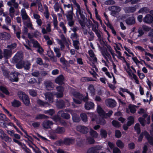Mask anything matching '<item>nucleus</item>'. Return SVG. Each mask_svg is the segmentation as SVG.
<instances>
[{"instance_id":"f257e3e1","label":"nucleus","mask_w":153,"mask_h":153,"mask_svg":"<svg viewBox=\"0 0 153 153\" xmlns=\"http://www.w3.org/2000/svg\"><path fill=\"white\" fill-rule=\"evenodd\" d=\"M18 96L25 105L28 106L29 105L30 103L29 98L24 92H20L18 93Z\"/></svg>"},{"instance_id":"f03ea898","label":"nucleus","mask_w":153,"mask_h":153,"mask_svg":"<svg viewBox=\"0 0 153 153\" xmlns=\"http://www.w3.org/2000/svg\"><path fill=\"white\" fill-rule=\"evenodd\" d=\"M82 10H76V14L77 17H79V14L80 15L81 19H79V22L81 26H83L85 25V22L87 20V19L83 15V12Z\"/></svg>"},{"instance_id":"7ed1b4c3","label":"nucleus","mask_w":153,"mask_h":153,"mask_svg":"<svg viewBox=\"0 0 153 153\" xmlns=\"http://www.w3.org/2000/svg\"><path fill=\"white\" fill-rule=\"evenodd\" d=\"M20 73L16 72H12L9 74V77L10 81L13 82H17L19 81L18 75Z\"/></svg>"},{"instance_id":"20e7f679","label":"nucleus","mask_w":153,"mask_h":153,"mask_svg":"<svg viewBox=\"0 0 153 153\" xmlns=\"http://www.w3.org/2000/svg\"><path fill=\"white\" fill-rule=\"evenodd\" d=\"M23 57L22 53L18 52L13 58V60L14 63L18 62L23 60Z\"/></svg>"},{"instance_id":"39448f33","label":"nucleus","mask_w":153,"mask_h":153,"mask_svg":"<svg viewBox=\"0 0 153 153\" xmlns=\"http://www.w3.org/2000/svg\"><path fill=\"white\" fill-rule=\"evenodd\" d=\"M101 148L99 145L95 146L89 149L87 151V153H99V151Z\"/></svg>"},{"instance_id":"423d86ee","label":"nucleus","mask_w":153,"mask_h":153,"mask_svg":"<svg viewBox=\"0 0 153 153\" xmlns=\"http://www.w3.org/2000/svg\"><path fill=\"white\" fill-rule=\"evenodd\" d=\"M76 130L83 134H86L88 132V128L84 126L79 125L77 126L76 127Z\"/></svg>"},{"instance_id":"0eeeda50","label":"nucleus","mask_w":153,"mask_h":153,"mask_svg":"<svg viewBox=\"0 0 153 153\" xmlns=\"http://www.w3.org/2000/svg\"><path fill=\"white\" fill-rule=\"evenodd\" d=\"M7 4L10 7L9 10H14V8L17 9L18 7V4L16 2V0H10L7 3Z\"/></svg>"},{"instance_id":"6e6552de","label":"nucleus","mask_w":153,"mask_h":153,"mask_svg":"<svg viewBox=\"0 0 153 153\" xmlns=\"http://www.w3.org/2000/svg\"><path fill=\"white\" fill-rule=\"evenodd\" d=\"M75 139L72 138L65 137L64 139V145L66 146H69L73 144L75 142Z\"/></svg>"},{"instance_id":"1a4fd4ad","label":"nucleus","mask_w":153,"mask_h":153,"mask_svg":"<svg viewBox=\"0 0 153 153\" xmlns=\"http://www.w3.org/2000/svg\"><path fill=\"white\" fill-rule=\"evenodd\" d=\"M106 105L110 107H114L116 105L117 103L115 101L111 99H108L105 101Z\"/></svg>"},{"instance_id":"9d476101","label":"nucleus","mask_w":153,"mask_h":153,"mask_svg":"<svg viewBox=\"0 0 153 153\" xmlns=\"http://www.w3.org/2000/svg\"><path fill=\"white\" fill-rule=\"evenodd\" d=\"M64 76L62 74H61L55 79V82L59 85H63L64 84Z\"/></svg>"},{"instance_id":"9b49d317","label":"nucleus","mask_w":153,"mask_h":153,"mask_svg":"<svg viewBox=\"0 0 153 153\" xmlns=\"http://www.w3.org/2000/svg\"><path fill=\"white\" fill-rule=\"evenodd\" d=\"M102 54L104 58L107 61L108 58V59L111 58V56L110 53L108 52V50L106 48L102 49Z\"/></svg>"},{"instance_id":"f8f14e48","label":"nucleus","mask_w":153,"mask_h":153,"mask_svg":"<svg viewBox=\"0 0 153 153\" xmlns=\"http://www.w3.org/2000/svg\"><path fill=\"white\" fill-rule=\"evenodd\" d=\"M94 102L91 101H88L85 103L84 107L86 110H89L94 108Z\"/></svg>"},{"instance_id":"ddd939ff","label":"nucleus","mask_w":153,"mask_h":153,"mask_svg":"<svg viewBox=\"0 0 153 153\" xmlns=\"http://www.w3.org/2000/svg\"><path fill=\"white\" fill-rule=\"evenodd\" d=\"M12 51L11 50L7 49L4 50L3 56L5 59H8L10 58L12 55Z\"/></svg>"},{"instance_id":"4468645a","label":"nucleus","mask_w":153,"mask_h":153,"mask_svg":"<svg viewBox=\"0 0 153 153\" xmlns=\"http://www.w3.org/2000/svg\"><path fill=\"white\" fill-rule=\"evenodd\" d=\"M143 21L145 23H151L153 22V17L150 14H147L143 18Z\"/></svg>"},{"instance_id":"2eb2a0df","label":"nucleus","mask_w":153,"mask_h":153,"mask_svg":"<svg viewBox=\"0 0 153 153\" xmlns=\"http://www.w3.org/2000/svg\"><path fill=\"white\" fill-rule=\"evenodd\" d=\"M56 105L59 108H62L65 107V102L62 100H57L56 102Z\"/></svg>"},{"instance_id":"dca6fc26","label":"nucleus","mask_w":153,"mask_h":153,"mask_svg":"<svg viewBox=\"0 0 153 153\" xmlns=\"http://www.w3.org/2000/svg\"><path fill=\"white\" fill-rule=\"evenodd\" d=\"M125 22L128 25H132L135 23V19L133 16H131L126 19Z\"/></svg>"},{"instance_id":"f3484780","label":"nucleus","mask_w":153,"mask_h":153,"mask_svg":"<svg viewBox=\"0 0 153 153\" xmlns=\"http://www.w3.org/2000/svg\"><path fill=\"white\" fill-rule=\"evenodd\" d=\"M53 124V123L52 121L47 120L43 122L42 126L44 128L49 129L51 128V126Z\"/></svg>"},{"instance_id":"a211bd4d","label":"nucleus","mask_w":153,"mask_h":153,"mask_svg":"<svg viewBox=\"0 0 153 153\" xmlns=\"http://www.w3.org/2000/svg\"><path fill=\"white\" fill-rule=\"evenodd\" d=\"M146 138L149 144L151 146H153V135L150 136L148 132H146L145 134Z\"/></svg>"},{"instance_id":"6ab92c4d","label":"nucleus","mask_w":153,"mask_h":153,"mask_svg":"<svg viewBox=\"0 0 153 153\" xmlns=\"http://www.w3.org/2000/svg\"><path fill=\"white\" fill-rule=\"evenodd\" d=\"M97 113L100 116L104 117H105V112L100 106H97Z\"/></svg>"},{"instance_id":"aec40b11","label":"nucleus","mask_w":153,"mask_h":153,"mask_svg":"<svg viewBox=\"0 0 153 153\" xmlns=\"http://www.w3.org/2000/svg\"><path fill=\"white\" fill-rule=\"evenodd\" d=\"M21 105V103L20 101L14 99L11 102V105L15 108H18Z\"/></svg>"},{"instance_id":"412c9836","label":"nucleus","mask_w":153,"mask_h":153,"mask_svg":"<svg viewBox=\"0 0 153 153\" xmlns=\"http://www.w3.org/2000/svg\"><path fill=\"white\" fill-rule=\"evenodd\" d=\"M46 99L50 103L53 102V96L51 93H48L45 95Z\"/></svg>"},{"instance_id":"4be33fe9","label":"nucleus","mask_w":153,"mask_h":153,"mask_svg":"<svg viewBox=\"0 0 153 153\" xmlns=\"http://www.w3.org/2000/svg\"><path fill=\"white\" fill-rule=\"evenodd\" d=\"M59 114L60 115L61 117L65 119H68L70 118V115L68 113H65L64 111H62L59 112Z\"/></svg>"},{"instance_id":"5701e85b","label":"nucleus","mask_w":153,"mask_h":153,"mask_svg":"<svg viewBox=\"0 0 153 153\" xmlns=\"http://www.w3.org/2000/svg\"><path fill=\"white\" fill-rule=\"evenodd\" d=\"M24 24L25 27H27V28H30L31 30L34 29L31 22L30 21V19H29V21L24 22Z\"/></svg>"},{"instance_id":"b1692460","label":"nucleus","mask_w":153,"mask_h":153,"mask_svg":"<svg viewBox=\"0 0 153 153\" xmlns=\"http://www.w3.org/2000/svg\"><path fill=\"white\" fill-rule=\"evenodd\" d=\"M128 121L127 122L126 124L128 126H130L133 124L134 122V119L133 117L130 116L128 118Z\"/></svg>"},{"instance_id":"393cba45","label":"nucleus","mask_w":153,"mask_h":153,"mask_svg":"<svg viewBox=\"0 0 153 153\" xmlns=\"http://www.w3.org/2000/svg\"><path fill=\"white\" fill-rule=\"evenodd\" d=\"M26 10H21V15L23 20L30 19L29 16L26 12Z\"/></svg>"},{"instance_id":"a878e982","label":"nucleus","mask_w":153,"mask_h":153,"mask_svg":"<svg viewBox=\"0 0 153 153\" xmlns=\"http://www.w3.org/2000/svg\"><path fill=\"white\" fill-rule=\"evenodd\" d=\"M88 89L90 91L91 96H94L95 93V89L94 86L92 84L89 85L88 88Z\"/></svg>"},{"instance_id":"bb28decb","label":"nucleus","mask_w":153,"mask_h":153,"mask_svg":"<svg viewBox=\"0 0 153 153\" xmlns=\"http://www.w3.org/2000/svg\"><path fill=\"white\" fill-rule=\"evenodd\" d=\"M54 86V85L51 82L47 83L46 85V89L48 91L53 90Z\"/></svg>"},{"instance_id":"cd10ccee","label":"nucleus","mask_w":153,"mask_h":153,"mask_svg":"<svg viewBox=\"0 0 153 153\" xmlns=\"http://www.w3.org/2000/svg\"><path fill=\"white\" fill-rule=\"evenodd\" d=\"M49 118V117L48 116L44 114H40L37 115L35 117V119L38 120L42 119H47Z\"/></svg>"},{"instance_id":"c85d7f7f","label":"nucleus","mask_w":153,"mask_h":153,"mask_svg":"<svg viewBox=\"0 0 153 153\" xmlns=\"http://www.w3.org/2000/svg\"><path fill=\"white\" fill-rule=\"evenodd\" d=\"M137 106L134 105H132L130 104L128 105V108L130 110V112L132 114L135 113L136 111V110L135 108Z\"/></svg>"},{"instance_id":"c756f323","label":"nucleus","mask_w":153,"mask_h":153,"mask_svg":"<svg viewBox=\"0 0 153 153\" xmlns=\"http://www.w3.org/2000/svg\"><path fill=\"white\" fill-rule=\"evenodd\" d=\"M37 103L39 105L43 107H47L49 105L47 102H44L40 99L37 100Z\"/></svg>"},{"instance_id":"7c9ffc66","label":"nucleus","mask_w":153,"mask_h":153,"mask_svg":"<svg viewBox=\"0 0 153 153\" xmlns=\"http://www.w3.org/2000/svg\"><path fill=\"white\" fill-rule=\"evenodd\" d=\"M16 67L18 69H21L23 68L24 64V61L22 60L18 62H16Z\"/></svg>"},{"instance_id":"2f4dec72","label":"nucleus","mask_w":153,"mask_h":153,"mask_svg":"<svg viewBox=\"0 0 153 153\" xmlns=\"http://www.w3.org/2000/svg\"><path fill=\"white\" fill-rule=\"evenodd\" d=\"M65 131L64 128L63 127H59L55 130L54 132L56 134H62Z\"/></svg>"},{"instance_id":"473e14b6","label":"nucleus","mask_w":153,"mask_h":153,"mask_svg":"<svg viewBox=\"0 0 153 153\" xmlns=\"http://www.w3.org/2000/svg\"><path fill=\"white\" fill-rule=\"evenodd\" d=\"M117 146L120 149H123L124 147V144L120 140H118L116 142Z\"/></svg>"},{"instance_id":"72a5a7b5","label":"nucleus","mask_w":153,"mask_h":153,"mask_svg":"<svg viewBox=\"0 0 153 153\" xmlns=\"http://www.w3.org/2000/svg\"><path fill=\"white\" fill-rule=\"evenodd\" d=\"M111 14L112 16L116 17H118L119 16V12L121 10H111Z\"/></svg>"},{"instance_id":"f704fd0d","label":"nucleus","mask_w":153,"mask_h":153,"mask_svg":"<svg viewBox=\"0 0 153 153\" xmlns=\"http://www.w3.org/2000/svg\"><path fill=\"white\" fill-rule=\"evenodd\" d=\"M111 123L113 126L115 128H119L121 126L120 123L117 120H114Z\"/></svg>"},{"instance_id":"c9c22d12","label":"nucleus","mask_w":153,"mask_h":153,"mask_svg":"<svg viewBox=\"0 0 153 153\" xmlns=\"http://www.w3.org/2000/svg\"><path fill=\"white\" fill-rule=\"evenodd\" d=\"M0 90L6 95H8L9 94V93L6 87L3 86H0Z\"/></svg>"},{"instance_id":"e433bc0d","label":"nucleus","mask_w":153,"mask_h":153,"mask_svg":"<svg viewBox=\"0 0 153 153\" xmlns=\"http://www.w3.org/2000/svg\"><path fill=\"white\" fill-rule=\"evenodd\" d=\"M134 128L135 131L137 132L138 134H139L141 132V129L140 127V125L138 123H137L134 126Z\"/></svg>"},{"instance_id":"4c0bfd02","label":"nucleus","mask_w":153,"mask_h":153,"mask_svg":"<svg viewBox=\"0 0 153 153\" xmlns=\"http://www.w3.org/2000/svg\"><path fill=\"white\" fill-rule=\"evenodd\" d=\"M7 117L5 115L2 113H0V123L4 124L5 120L6 119Z\"/></svg>"},{"instance_id":"58836bf2","label":"nucleus","mask_w":153,"mask_h":153,"mask_svg":"<svg viewBox=\"0 0 153 153\" xmlns=\"http://www.w3.org/2000/svg\"><path fill=\"white\" fill-rule=\"evenodd\" d=\"M81 101H82L84 102H88V96L87 93L86 94V95L85 96H84L82 94V96H81L80 99Z\"/></svg>"},{"instance_id":"ea45409f","label":"nucleus","mask_w":153,"mask_h":153,"mask_svg":"<svg viewBox=\"0 0 153 153\" xmlns=\"http://www.w3.org/2000/svg\"><path fill=\"white\" fill-rule=\"evenodd\" d=\"M80 117L82 120L84 122H86L87 121V115L85 113H81L80 114Z\"/></svg>"},{"instance_id":"a19ab883","label":"nucleus","mask_w":153,"mask_h":153,"mask_svg":"<svg viewBox=\"0 0 153 153\" xmlns=\"http://www.w3.org/2000/svg\"><path fill=\"white\" fill-rule=\"evenodd\" d=\"M94 32L98 38L99 41L100 42L101 40L102 39L103 37H102L101 34V33H102L101 32L100 30H97Z\"/></svg>"},{"instance_id":"79ce46f5","label":"nucleus","mask_w":153,"mask_h":153,"mask_svg":"<svg viewBox=\"0 0 153 153\" xmlns=\"http://www.w3.org/2000/svg\"><path fill=\"white\" fill-rule=\"evenodd\" d=\"M31 64L28 61L25 62L24 67L23 68L26 70H29Z\"/></svg>"},{"instance_id":"37998d69","label":"nucleus","mask_w":153,"mask_h":153,"mask_svg":"<svg viewBox=\"0 0 153 153\" xmlns=\"http://www.w3.org/2000/svg\"><path fill=\"white\" fill-rule=\"evenodd\" d=\"M44 113L45 114H48L52 116L55 113V111L54 109H49L48 110H45Z\"/></svg>"},{"instance_id":"c03bdc74","label":"nucleus","mask_w":153,"mask_h":153,"mask_svg":"<svg viewBox=\"0 0 153 153\" xmlns=\"http://www.w3.org/2000/svg\"><path fill=\"white\" fill-rule=\"evenodd\" d=\"M79 41L78 40H73V45L76 49L78 50L79 49Z\"/></svg>"},{"instance_id":"a18cd8bd","label":"nucleus","mask_w":153,"mask_h":153,"mask_svg":"<svg viewBox=\"0 0 153 153\" xmlns=\"http://www.w3.org/2000/svg\"><path fill=\"white\" fill-rule=\"evenodd\" d=\"M90 134L92 137H97L98 136L97 132L91 128L90 131Z\"/></svg>"},{"instance_id":"49530a36","label":"nucleus","mask_w":153,"mask_h":153,"mask_svg":"<svg viewBox=\"0 0 153 153\" xmlns=\"http://www.w3.org/2000/svg\"><path fill=\"white\" fill-rule=\"evenodd\" d=\"M146 132H147L146 131H144L142 132L139 136L138 137V141L141 142L142 141L143 139V136H144L146 137L145 133Z\"/></svg>"},{"instance_id":"de8ad7c7","label":"nucleus","mask_w":153,"mask_h":153,"mask_svg":"<svg viewBox=\"0 0 153 153\" xmlns=\"http://www.w3.org/2000/svg\"><path fill=\"white\" fill-rule=\"evenodd\" d=\"M81 81L83 82H86L91 81H93V78L91 77H83L81 79Z\"/></svg>"},{"instance_id":"09e8293b","label":"nucleus","mask_w":153,"mask_h":153,"mask_svg":"<svg viewBox=\"0 0 153 153\" xmlns=\"http://www.w3.org/2000/svg\"><path fill=\"white\" fill-rule=\"evenodd\" d=\"M54 51L56 54V57L58 58L60 57L61 56V54L59 49L57 48L54 47Z\"/></svg>"},{"instance_id":"8fccbe9b","label":"nucleus","mask_w":153,"mask_h":153,"mask_svg":"<svg viewBox=\"0 0 153 153\" xmlns=\"http://www.w3.org/2000/svg\"><path fill=\"white\" fill-rule=\"evenodd\" d=\"M100 135L102 138H105L107 135V133L106 131L104 129H101L100 131Z\"/></svg>"},{"instance_id":"3c124183","label":"nucleus","mask_w":153,"mask_h":153,"mask_svg":"<svg viewBox=\"0 0 153 153\" xmlns=\"http://www.w3.org/2000/svg\"><path fill=\"white\" fill-rule=\"evenodd\" d=\"M17 45L16 43H12L10 45H8L7 46V48L10 49L12 51L16 48V47Z\"/></svg>"},{"instance_id":"603ef678","label":"nucleus","mask_w":153,"mask_h":153,"mask_svg":"<svg viewBox=\"0 0 153 153\" xmlns=\"http://www.w3.org/2000/svg\"><path fill=\"white\" fill-rule=\"evenodd\" d=\"M23 146L24 147H22L23 150L27 153H31V150L30 149L28 148L26 145L23 143Z\"/></svg>"},{"instance_id":"864d4df0","label":"nucleus","mask_w":153,"mask_h":153,"mask_svg":"<svg viewBox=\"0 0 153 153\" xmlns=\"http://www.w3.org/2000/svg\"><path fill=\"white\" fill-rule=\"evenodd\" d=\"M63 142V140H57L55 142L54 144L56 146H61L64 145Z\"/></svg>"},{"instance_id":"5fc2aeb1","label":"nucleus","mask_w":153,"mask_h":153,"mask_svg":"<svg viewBox=\"0 0 153 153\" xmlns=\"http://www.w3.org/2000/svg\"><path fill=\"white\" fill-rule=\"evenodd\" d=\"M70 10V13L68 14L66 16L67 18L68 21L72 20L73 19V10Z\"/></svg>"},{"instance_id":"6e6d98bb","label":"nucleus","mask_w":153,"mask_h":153,"mask_svg":"<svg viewBox=\"0 0 153 153\" xmlns=\"http://www.w3.org/2000/svg\"><path fill=\"white\" fill-rule=\"evenodd\" d=\"M122 136V134L121 132L119 130H116L115 131V136L117 138H120Z\"/></svg>"},{"instance_id":"4d7b16f0","label":"nucleus","mask_w":153,"mask_h":153,"mask_svg":"<svg viewBox=\"0 0 153 153\" xmlns=\"http://www.w3.org/2000/svg\"><path fill=\"white\" fill-rule=\"evenodd\" d=\"M138 121L142 126H145V123L146 120L144 118L142 117H140L138 119Z\"/></svg>"},{"instance_id":"13d9d810","label":"nucleus","mask_w":153,"mask_h":153,"mask_svg":"<svg viewBox=\"0 0 153 153\" xmlns=\"http://www.w3.org/2000/svg\"><path fill=\"white\" fill-rule=\"evenodd\" d=\"M74 96L76 98H79L80 99L81 96H82V94H80L79 92L75 91L73 93Z\"/></svg>"},{"instance_id":"bf43d9fd","label":"nucleus","mask_w":153,"mask_h":153,"mask_svg":"<svg viewBox=\"0 0 153 153\" xmlns=\"http://www.w3.org/2000/svg\"><path fill=\"white\" fill-rule=\"evenodd\" d=\"M135 145L134 143L131 142L128 144V146L129 149L133 150L135 148Z\"/></svg>"},{"instance_id":"052dcab7","label":"nucleus","mask_w":153,"mask_h":153,"mask_svg":"<svg viewBox=\"0 0 153 153\" xmlns=\"http://www.w3.org/2000/svg\"><path fill=\"white\" fill-rule=\"evenodd\" d=\"M90 22H91L92 24H91L92 25V29L93 31L94 32L97 30H98L97 29V27L98 28V25H95L94 24L92 23L91 21H90L89 22V23L90 24Z\"/></svg>"},{"instance_id":"680f3d73","label":"nucleus","mask_w":153,"mask_h":153,"mask_svg":"<svg viewBox=\"0 0 153 153\" xmlns=\"http://www.w3.org/2000/svg\"><path fill=\"white\" fill-rule=\"evenodd\" d=\"M32 43L33 45V47L34 48H38L41 46L40 44L37 41H35L33 42H32Z\"/></svg>"},{"instance_id":"e2e57ef3","label":"nucleus","mask_w":153,"mask_h":153,"mask_svg":"<svg viewBox=\"0 0 153 153\" xmlns=\"http://www.w3.org/2000/svg\"><path fill=\"white\" fill-rule=\"evenodd\" d=\"M37 51V52L39 53L40 55H42L44 52V49L42 46H40L38 48Z\"/></svg>"},{"instance_id":"0e129e2a","label":"nucleus","mask_w":153,"mask_h":153,"mask_svg":"<svg viewBox=\"0 0 153 153\" xmlns=\"http://www.w3.org/2000/svg\"><path fill=\"white\" fill-rule=\"evenodd\" d=\"M29 93L30 95L33 97H36L37 95V93L34 90H30Z\"/></svg>"},{"instance_id":"69168bd1","label":"nucleus","mask_w":153,"mask_h":153,"mask_svg":"<svg viewBox=\"0 0 153 153\" xmlns=\"http://www.w3.org/2000/svg\"><path fill=\"white\" fill-rule=\"evenodd\" d=\"M36 63L37 64L40 65H43V61L42 59L41 58H38L36 60Z\"/></svg>"},{"instance_id":"338daca9","label":"nucleus","mask_w":153,"mask_h":153,"mask_svg":"<svg viewBox=\"0 0 153 153\" xmlns=\"http://www.w3.org/2000/svg\"><path fill=\"white\" fill-rule=\"evenodd\" d=\"M56 89L58 92L63 93L64 91V88L61 86H59L57 87Z\"/></svg>"},{"instance_id":"774afa93","label":"nucleus","mask_w":153,"mask_h":153,"mask_svg":"<svg viewBox=\"0 0 153 153\" xmlns=\"http://www.w3.org/2000/svg\"><path fill=\"white\" fill-rule=\"evenodd\" d=\"M106 123L105 120L104 118H102L99 119L98 123L101 125H104Z\"/></svg>"}]
</instances>
